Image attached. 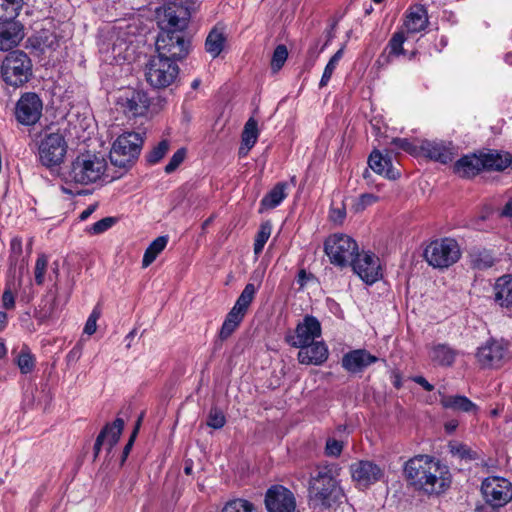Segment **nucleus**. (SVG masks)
<instances>
[{
  "mask_svg": "<svg viewBox=\"0 0 512 512\" xmlns=\"http://www.w3.org/2000/svg\"><path fill=\"white\" fill-rule=\"evenodd\" d=\"M1 75L7 85L20 87L32 77V61L25 52L14 50L4 58Z\"/></svg>",
  "mask_w": 512,
  "mask_h": 512,
  "instance_id": "423d86ee",
  "label": "nucleus"
},
{
  "mask_svg": "<svg viewBox=\"0 0 512 512\" xmlns=\"http://www.w3.org/2000/svg\"><path fill=\"white\" fill-rule=\"evenodd\" d=\"M461 256L456 240L443 238L432 241L424 251V258L434 268H448L456 263Z\"/></svg>",
  "mask_w": 512,
  "mask_h": 512,
  "instance_id": "9d476101",
  "label": "nucleus"
},
{
  "mask_svg": "<svg viewBox=\"0 0 512 512\" xmlns=\"http://www.w3.org/2000/svg\"><path fill=\"white\" fill-rule=\"evenodd\" d=\"M43 104L35 93H25L16 105V118L24 125L35 124L42 115Z\"/></svg>",
  "mask_w": 512,
  "mask_h": 512,
  "instance_id": "aec40b11",
  "label": "nucleus"
},
{
  "mask_svg": "<svg viewBox=\"0 0 512 512\" xmlns=\"http://www.w3.org/2000/svg\"><path fill=\"white\" fill-rule=\"evenodd\" d=\"M377 199L378 197L373 194H362L354 204L353 208L355 212L363 211L366 207L375 203Z\"/></svg>",
  "mask_w": 512,
  "mask_h": 512,
  "instance_id": "864d4df0",
  "label": "nucleus"
},
{
  "mask_svg": "<svg viewBox=\"0 0 512 512\" xmlns=\"http://www.w3.org/2000/svg\"><path fill=\"white\" fill-rule=\"evenodd\" d=\"M2 306L7 310L14 309L15 307V297L9 288L5 289L2 294Z\"/></svg>",
  "mask_w": 512,
  "mask_h": 512,
  "instance_id": "4d7b16f0",
  "label": "nucleus"
},
{
  "mask_svg": "<svg viewBox=\"0 0 512 512\" xmlns=\"http://www.w3.org/2000/svg\"><path fill=\"white\" fill-rule=\"evenodd\" d=\"M288 184L286 182L277 183L261 200L259 212L271 210L281 204L287 197Z\"/></svg>",
  "mask_w": 512,
  "mask_h": 512,
  "instance_id": "2f4dec72",
  "label": "nucleus"
},
{
  "mask_svg": "<svg viewBox=\"0 0 512 512\" xmlns=\"http://www.w3.org/2000/svg\"><path fill=\"white\" fill-rule=\"evenodd\" d=\"M344 48H340L328 61L327 65L324 68V72L322 74L319 87L323 88L327 86L328 82L330 81L339 61L343 57Z\"/></svg>",
  "mask_w": 512,
  "mask_h": 512,
  "instance_id": "a19ab883",
  "label": "nucleus"
},
{
  "mask_svg": "<svg viewBox=\"0 0 512 512\" xmlns=\"http://www.w3.org/2000/svg\"><path fill=\"white\" fill-rule=\"evenodd\" d=\"M179 75L178 63L157 56L151 57L146 65L145 77L154 88L162 89L172 85Z\"/></svg>",
  "mask_w": 512,
  "mask_h": 512,
  "instance_id": "f8f14e48",
  "label": "nucleus"
},
{
  "mask_svg": "<svg viewBox=\"0 0 512 512\" xmlns=\"http://www.w3.org/2000/svg\"><path fill=\"white\" fill-rule=\"evenodd\" d=\"M107 170V161L104 156L84 152L78 154L67 165H65L59 174L63 185L61 190L70 195L76 192L73 187L95 184L103 179Z\"/></svg>",
  "mask_w": 512,
  "mask_h": 512,
  "instance_id": "f03ea898",
  "label": "nucleus"
},
{
  "mask_svg": "<svg viewBox=\"0 0 512 512\" xmlns=\"http://www.w3.org/2000/svg\"><path fill=\"white\" fill-rule=\"evenodd\" d=\"M406 478L416 490L433 496L444 493L451 485L449 468L429 455H417L404 466Z\"/></svg>",
  "mask_w": 512,
  "mask_h": 512,
  "instance_id": "f257e3e1",
  "label": "nucleus"
},
{
  "mask_svg": "<svg viewBox=\"0 0 512 512\" xmlns=\"http://www.w3.org/2000/svg\"><path fill=\"white\" fill-rule=\"evenodd\" d=\"M168 243L167 236H159L151 242L148 248L145 250L142 259V266L144 268L150 266L157 256L165 249Z\"/></svg>",
  "mask_w": 512,
  "mask_h": 512,
  "instance_id": "e433bc0d",
  "label": "nucleus"
},
{
  "mask_svg": "<svg viewBox=\"0 0 512 512\" xmlns=\"http://www.w3.org/2000/svg\"><path fill=\"white\" fill-rule=\"evenodd\" d=\"M222 512H258L256 506L246 500L237 498L234 500H231L225 504V506L222 509Z\"/></svg>",
  "mask_w": 512,
  "mask_h": 512,
  "instance_id": "79ce46f5",
  "label": "nucleus"
},
{
  "mask_svg": "<svg viewBox=\"0 0 512 512\" xmlns=\"http://www.w3.org/2000/svg\"><path fill=\"white\" fill-rule=\"evenodd\" d=\"M343 450V443L336 439H328L326 442L325 453L328 456L338 457Z\"/></svg>",
  "mask_w": 512,
  "mask_h": 512,
  "instance_id": "5fc2aeb1",
  "label": "nucleus"
},
{
  "mask_svg": "<svg viewBox=\"0 0 512 512\" xmlns=\"http://www.w3.org/2000/svg\"><path fill=\"white\" fill-rule=\"evenodd\" d=\"M393 385H394V387H396L397 389L401 388V386H402V381H401V377H400V375L396 374V375L394 376Z\"/></svg>",
  "mask_w": 512,
  "mask_h": 512,
  "instance_id": "774afa93",
  "label": "nucleus"
},
{
  "mask_svg": "<svg viewBox=\"0 0 512 512\" xmlns=\"http://www.w3.org/2000/svg\"><path fill=\"white\" fill-rule=\"evenodd\" d=\"M7 324V314L4 311H0V330H2Z\"/></svg>",
  "mask_w": 512,
  "mask_h": 512,
  "instance_id": "338daca9",
  "label": "nucleus"
},
{
  "mask_svg": "<svg viewBox=\"0 0 512 512\" xmlns=\"http://www.w3.org/2000/svg\"><path fill=\"white\" fill-rule=\"evenodd\" d=\"M288 58L287 47L283 44L278 45L272 55L271 69L274 73L278 72L285 64Z\"/></svg>",
  "mask_w": 512,
  "mask_h": 512,
  "instance_id": "a18cd8bd",
  "label": "nucleus"
},
{
  "mask_svg": "<svg viewBox=\"0 0 512 512\" xmlns=\"http://www.w3.org/2000/svg\"><path fill=\"white\" fill-rule=\"evenodd\" d=\"M259 135L258 124L254 118H250L244 126L242 132L241 146L239 148V156L245 157L251 148L257 142Z\"/></svg>",
  "mask_w": 512,
  "mask_h": 512,
  "instance_id": "473e14b6",
  "label": "nucleus"
},
{
  "mask_svg": "<svg viewBox=\"0 0 512 512\" xmlns=\"http://www.w3.org/2000/svg\"><path fill=\"white\" fill-rule=\"evenodd\" d=\"M225 423L226 418L224 413L217 407L211 408L207 418V425L213 429H220Z\"/></svg>",
  "mask_w": 512,
  "mask_h": 512,
  "instance_id": "09e8293b",
  "label": "nucleus"
},
{
  "mask_svg": "<svg viewBox=\"0 0 512 512\" xmlns=\"http://www.w3.org/2000/svg\"><path fill=\"white\" fill-rule=\"evenodd\" d=\"M22 0H0V20L2 22H15L21 9Z\"/></svg>",
  "mask_w": 512,
  "mask_h": 512,
  "instance_id": "4c0bfd02",
  "label": "nucleus"
},
{
  "mask_svg": "<svg viewBox=\"0 0 512 512\" xmlns=\"http://www.w3.org/2000/svg\"><path fill=\"white\" fill-rule=\"evenodd\" d=\"M350 472L357 487L366 489L384 477V470L369 460H360L352 463Z\"/></svg>",
  "mask_w": 512,
  "mask_h": 512,
  "instance_id": "6ab92c4d",
  "label": "nucleus"
},
{
  "mask_svg": "<svg viewBox=\"0 0 512 512\" xmlns=\"http://www.w3.org/2000/svg\"><path fill=\"white\" fill-rule=\"evenodd\" d=\"M458 427L457 420H450L445 423V430L447 433H453Z\"/></svg>",
  "mask_w": 512,
  "mask_h": 512,
  "instance_id": "0e129e2a",
  "label": "nucleus"
},
{
  "mask_svg": "<svg viewBox=\"0 0 512 512\" xmlns=\"http://www.w3.org/2000/svg\"><path fill=\"white\" fill-rule=\"evenodd\" d=\"M322 329L319 320L312 315H305L293 331H288L285 341L291 347L304 346L321 337Z\"/></svg>",
  "mask_w": 512,
  "mask_h": 512,
  "instance_id": "2eb2a0df",
  "label": "nucleus"
},
{
  "mask_svg": "<svg viewBox=\"0 0 512 512\" xmlns=\"http://www.w3.org/2000/svg\"><path fill=\"white\" fill-rule=\"evenodd\" d=\"M22 38V26L18 22L0 23V51L12 49Z\"/></svg>",
  "mask_w": 512,
  "mask_h": 512,
  "instance_id": "cd10ccee",
  "label": "nucleus"
},
{
  "mask_svg": "<svg viewBox=\"0 0 512 512\" xmlns=\"http://www.w3.org/2000/svg\"><path fill=\"white\" fill-rule=\"evenodd\" d=\"M453 170L462 178H472L484 170L495 171V150L464 155L455 162Z\"/></svg>",
  "mask_w": 512,
  "mask_h": 512,
  "instance_id": "ddd939ff",
  "label": "nucleus"
},
{
  "mask_svg": "<svg viewBox=\"0 0 512 512\" xmlns=\"http://www.w3.org/2000/svg\"><path fill=\"white\" fill-rule=\"evenodd\" d=\"M124 428V421L121 418L115 419L112 424H107L101 430L94 444L95 457L98 456L101 448L104 446L108 452L118 442Z\"/></svg>",
  "mask_w": 512,
  "mask_h": 512,
  "instance_id": "b1692460",
  "label": "nucleus"
},
{
  "mask_svg": "<svg viewBox=\"0 0 512 512\" xmlns=\"http://www.w3.org/2000/svg\"><path fill=\"white\" fill-rule=\"evenodd\" d=\"M324 250L330 262L340 267L350 265L359 254L356 241L341 233L329 236L324 242Z\"/></svg>",
  "mask_w": 512,
  "mask_h": 512,
  "instance_id": "1a4fd4ad",
  "label": "nucleus"
},
{
  "mask_svg": "<svg viewBox=\"0 0 512 512\" xmlns=\"http://www.w3.org/2000/svg\"><path fill=\"white\" fill-rule=\"evenodd\" d=\"M272 232V224L270 221L263 222L260 225L259 231L256 234L254 241V253L255 255H259L262 253L263 248L268 241Z\"/></svg>",
  "mask_w": 512,
  "mask_h": 512,
  "instance_id": "ea45409f",
  "label": "nucleus"
},
{
  "mask_svg": "<svg viewBox=\"0 0 512 512\" xmlns=\"http://www.w3.org/2000/svg\"><path fill=\"white\" fill-rule=\"evenodd\" d=\"M226 37L222 29L217 27L213 28L205 41L206 52L209 53L212 58H216L220 55L224 48Z\"/></svg>",
  "mask_w": 512,
  "mask_h": 512,
  "instance_id": "f704fd0d",
  "label": "nucleus"
},
{
  "mask_svg": "<svg viewBox=\"0 0 512 512\" xmlns=\"http://www.w3.org/2000/svg\"><path fill=\"white\" fill-rule=\"evenodd\" d=\"M450 453L459 459L475 460L478 458L476 451H473L466 444L458 441H451L448 445Z\"/></svg>",
  "mask_w": 512,
  "mask_h": 512,
  "instance_id": "58836bf2",
  "label": "nucleus"
},
{
  "mask_svg": "<svg viewBox=\"0 0 512 512\" xmlns=\"http://www.w3.org/2000/svg\"><path fill=\"white\" fill-rule=\"evenodd\" d=\"M493 300L497 306L512 309V275H502L493 285Z\"/></svg>",
  "mask_w": 512,
  "mask_h": 512,
  "instance_id": "a878e982",
  "label": "nucleus"
},
{
  "mask_svg": "<svg viewBox=\"0 0 512 512\" xmlns=\"http://www.w3.org/2000/svg\"><path fill=\"white\" fill-rule=\"evenodd\" d=\"M185 157H186V149L185 148L178 149L172 155L168 164L165 166V169H164L165 172L167 174L174 172L180 166V164L184 161Z\"/></svg>",
  "mask_w": 512,
  "mask_h": 512,
  "instance_id": "3c124183",
  "label": "nucleus"
},
{
  "mask_svg": "<svg viewBox=\"0 0 512 512\" xmlns=\"http://www.w3.org/2000/svg\"><path fill=\"white\" fill-rule=\"evenodd\" d=\"M170 142L167 139L160 141L153 149L147 154L146 159L150 164L158 163L168 152Z\"/></svg>",
  "mask_w": 512,
  "mask_h": 512,
  "instance_id": "37998d69",
  "label": "nucleus"
},
{
  "mask_svg": "<svg viewBox=\"0 0 512 512\" xmlns=\"http://www.w3.org/2000/svg\"><path fill=\"white\" fill-rule=\"evenodd\" d=\"M16 363L23 374L30 373L35 366V359L28 349H22Z\"/></svg>",
  "mask_w": 512,
  "mask_h": 512,
  "instance_id": "c03bdc74",
  "label": "nucleus"
},
{
  "mask_svg": "<svg viewBox=\"0 0 512 512\" xmlns=\"http://www.w3.org/2000/svg\"><path fill=\"white\" fill-rule=\"evenodd\" d=\"M96 209V206L90 205L85 210H83L79 216L81 220H86Z\"/></svg>",
  "mask_w": 512,
  "mask_h": 512,
  "instance_id": "e2e57ef3",
  "label": "nucleus"
},
{
  "mask_svg": "<svg viewBox=\"0 0 512 512\" xmlns=\"http://www.w3.org/2000/svg\"><path fill=\"white\" fill-rule=\"evenodd\" d=\"M258 287L252 283L245 285L243 291L238 296L234 306L227 313L224 322L219 330L218 338L220 341L227 340L240 326L250 305L252 304Z\"/></svg>",
  "mask_w": 512,
  "mask_h": 512,
  "instance_id": "0eeeda50",
  "label": "nucleus"
},
{
  "mask_svg": "<svg viewBox=\"0 0 512 512\" xmlns=\"http://www.w3.org/2000/svg\"><path fill=\"white\" fill-rule=\"evenodd\" d=\"M440 403L443 408L463 412V413H474L478 412V406L473 403L470 399L463 395H445L439 391Z\"/></svg>",
  "mask_w": 512,
  "mask_h": 512,
  "instance_id": "c756f323",
  "label": "nucleus"
},
{
  "mask_svg": "<svg viewBox=\"0 0 512 512\" xmlns=\"http://www.w3.org/2000/svg\"><path fill=\"white\" fill-rule=\"evenodd\" d=\"M508 167L512 169V154L495 150V171H503Z\"/></svg>",
  "mask_w": 512,
  "mask_h": 512,
  "instance_id": "8fccbe9b",
  "label": "nucleus"
},
{
  "mask_svg": "<svg viewBox=\"0 0 512 512\" xmlns=\"http://www.w3.org/2000/svg\"><path fill=\"white\" fill-rule=\"evenodd\" d=\"M47 267L48 257L45 254H40L34 268V279L37 285L41 286L44 284Z\"/></svg>",
  "mask_w": 512,
  "mask_h": 512,
  "instance_id": "49530a36",
  "label": "nucleus"
},
{
  "mask_svg": "<svg viewBox=\"0 0 512 512\" xmlns=\"http://www.w3.org/2000/svg\"><path fill=\"white\" fill-rule=\"evenodd\" d=\"M420 150L426 157L442 164L451 162L455 156V149L451 142L423 140Z\"/></svg>",
  "mask_w": 512,
  "mask_h": 512,
  "instance_id": "4be33fe9",
  "label": "nucleus"
},
{
  "mask_svg": "<svg viewBox=\"0 0 512 512\" xmlns=\"http://www.w3.org/2000/svg\"><path fill=\"white\" fill-rule=\"evenodd\" d=\"M135 437H136V431H133L131 436H130V439H129L128 443L124 447V450H123V461L128 456V454H129V452H130V450H131V448L133 446Z\"/></svg>",
  "mask_w": 512,
  "mask_h": 512,
  "instance_id": "052dcab7",
  "label": "nucleus"
},
{
  "mask_svg": "<svg viewBox=\"0 0 512 512\" xmlns=\"http://www.w3.org/2000/svg\"><path fill=\"white\" fill-rule=\"evenodd\" d=\"M412 380L423 387L426 391H432L434 389V386L430 384L423 376H414L412 377Z\"/></svg>",
  "mask_w": 512,
  "mask_h": 512,
  "instance_id": "bf43d9fd",
  "label": "nucleus"
},
{
  "mask_svg": "<svg viewBox=\"0 0 512 512\" xmlns=\"http://www.w3.org/2000/svg\"><path fill=\"white\" fill-rule=\"evenodd\" d=\"M11 249L13 253L21 254L22 252V243L20 239L14 238L11 241Z\"/></svg>",
  "mask_w": 512,
  "mask_h": 512,
  "instance_id": "680f3d73",
  "label": "nucleus"
},
{
  "mask_svg": "<svg viewBox=\"0 0 512 512\" xmlns=\"http://www.w3.org/2000/svg\"><path fill=\"white\" fill-rule=\"evenodd\" d=\"M339 470L333 463L315 466L308 483V497L313 508L329 509L342 503L345 495L337 479Z\"/></svg>",
  "mask_w": 512,
  "mask_h": 512,
  "instance_id": "7ed1b4c3",
  "label": "nucleus"
},
{
  "mask_svg": "<svg viewBox=\"0 0 512 512\" xmlns=\"http://www.w3.org/2000/svg\"><path fill=\"white\" fill-rule=\"evenodd\" d=\"M353 271L367 284L375 283L380 277L378 258L374 254H358L350 264Z\"/></svg>",
  "mask_w": 512,
  "mask_h": 512,
  "instance_id": "412c9836",
  "label": "nucleus"
},
{
  "mask_svg": "<svg viewBox=\"0 0 512 512\" xmlns=\"http://www.w3.org/2000/svg\"><path fill=\"white\" fill-rule=\"evenodd\" d=\"M118 109L129 119L143 117L147 114L150 99L142 90L128 89L117 99Z\"/></svg>",
  "mask_w": 512,
  "mask_h": 512,
  "instance_id": "dca6fc26",
  "label": "nucleus"
},
{
  "mask_svg": "<svg viewBox=\"0 0 512 512\" xmlns=\"http://www.w3.org/2000/svg\"><path fill=\"white\" fill-rule=\"evenodd\" d=\"M457 355L458 351L447 344L437 343L429 347V358L437 366H452Z\"/></svg>",
  "mask_w": 512,
  "mask_h": 512,
  "instance_id": "7c9ffc66",
  "label": "nucleus"
},
{
  "mask_svg": "<svg viewBox=\"0 0 512 512\" xmlns=\"http://www.w3.org/2000/svg\"><path fill=\"white\" fill-rule=\"evenodd\" d=\"M297 359L304 365H321L328 359V348L323 341L315 340L311 344L298 346Z\"/></svg>",
  "mask_w": 512,
  "mask_h": 512,
  "instance_id": "5701e85b",
  "label": "nucleus"
},
{
  "mask_svg": "<svg viewBox=\"0 0 512 512\" xmlns=\"http://www.w3.org/2000/svg\"><path fill=\"white\" fill-rule=\"evenodd\" d=\"M143 142L141 133L134 131L124 132L117 137L112 145L109 154L111 163L119 168L131 166L138 158Z\"/></svg>",
  "mask_w": 512,
  "mask_h": 512,
  "instance_id": "39448f33",
  "label": "nucleus"
},
{
  "mask_svg": "<svg viewBox=\"0 0 512 512\" xmlns=\"http://www.w3.org/2000/svg\"><path fill=\"white\" fill-rule=\"evenodd\" d=\"M405 40L406 38L403 32H395L389 40L385 50L378 57L376 63L379 66H387L393 61L394 57L403 55L405 53L403 48Z\"/></svg>",
  "mask_w": 512,
  "mask_h": 512,
  "instance_id": "c85d7f7f",
  "label": "nucleus"
},
{
  "mask_svg": "<svg viewBox=\"0 0 512 512\" xmlns=\"http://www.w3.org/2000/svg\"><path fill=\"white\" fill-rule=\"evenodd\" d=\"M377 361L378 358L367 350L356 349L343 356L342 367L350 373H359Z\"/></svg>",
  "mask_w": 512,
  "mask_h": 512,
  "instance_id": "393cba45",
  "label": "nucleus"
},
{
  "mask_svg": "<svg viewBox=\"0 0 512 512\" xmlns=\"http://www.w3.org/2000/svg\"><path fill=\"white\" fill-rule=\"evenodd\" d=\"M391 144L411 154L416 152V147L406 138H393Z\"/></svg>",
  "mask_w": 512,
  "mask_h": 512,
  "instance_id": "6e6d98bb",
  "label": "nucleus"
},
{
  "mask_svg": "<svg viewBox=\"0 0 512 512\" xmlns=\"http://www.w3.org/2000/svg\"><path fill=\"white\" fill-rule=\"evenodd\" d=\"M199 7L198 0H186V6L168 4L157 9L156 18L160 32L181 30L185 32L189 19Z\"/></svg>",
  "mask_w": 512,
  "mask_h": 512,
  "instance_id": "20e7f679",
  "label": "nucleus"
},
{
  "mask_svg": "<svg viewBox=\"0 0 512 512\" xmlns=\"http://www.w3.org/2000/svg\"><path fill=\"white\" fill-rule=\"evenodd\" d=\"M67 142L60 132L45 133L38 143V158L40 163L51 169L59 166L67 152Z\"/></svg>",
  "mask_w": 512,
  "mask_h": 512,
  "instance_id": "9b49d317",
  "label": "nucleus"
},
{
  "mask_svg": "<svg viewBox=\"0 0 512 512\" xmlns=\"http://www.w3.org/2000/svg\"><path fill=\"white\" fill-rule=\"evenodd\" d=\"M190 40L181 30L159 32L156 39L157 57L169 59L176 63L187 57Z\"/></svg>",
  "mask_w": 512,
  "mask_h": 512,
  "instance_id": "6e6552de",
  "label": "nucleus"
},
{
  "mask_svg": "<svg viewBox=\"0 0 512 512\" xmlns=\"http://www.w3.org/2000/svg\"><path fill=\"white\" fill-rule=\"evenodd\" d=\"M500 215L503 217H512V200L507 202Z\"/></svg>",
  "mask_w": 512,
  "mask_h": 512,
  "instance_id": "69168bd1",
  "label": "nucleus"
},
{
  "mask_svg": "<svg viewBox=\"0 0 512 512\" xmlns=\"http://www.w3.org/2000/svg\"><path fill=\"white\" fill-rule=\"evenodd\" d=\"M472 268L486 270L494 266L497 259L493 253L487 249H474L469 254Z\"/></svg>",
  "mask_w": 512,
  "mask_h": 512,
  "instance_id": "c9c22d12",
  "label": "nucleus"
},
{
  "mask_svg": "<svg viewBox=\"0 0 512 512\" xmlns=\"http://www.w3.org/2000/svg\"><path fill=\"white\" fill-rule=\"evenodd\" d=\"M477 360L483 368H499L510 357L507 344L491 340L478 348Z\"/></svg>",
  "mask_w": 512,
  "mask_h": 512,
  "instance_id": "f3484780",
  "label": "nucleus"
},
{
  "mask_svg": "<svg viewBox=\"0 0 512 512\" xmlns=\"http://www.w3.org/2000/svg\"><path fill=\"white\" fill-rule=\"evenodd\" d=\"M100 315V309L98 307H95L86 321V324L84 326V333L92 335L96 332V322L99 319Z\"/></svg>",
  "mask_w": 512,
  "mask_h": 512,
  "instance_id": "603ef678",
  "label": "nucleus"
},
{
  "mask_svg": "<svg viewBox=\"0 0 512 512\" xmlns=\"http://www.w3.org/2000/svg\"><path fill=\"white\" fill-rule=\"evenodd\" d=\"M116 223V218L105 217L95 222L86 231L92 235H99L110 229Z\"/></svg>",
  "mask_w": 512,
  "mask_h": 512,
  "instance_id": "de8ad7c7",
  "label": "nucleus"
},
{
  "mask_svg": "<svg viewBox=\"0 0 512 512\" xmlns=\"http://www.w3.org/2000/svg\"><path fill=\"white\" fill-rule=\"evenodd\" d=\"M428 25L427 11L423 6H416L407 14L405 27L410 33H418Z\"/></svg>",
  "mask_w": 512,
  "mask_h": 512,
  "instance_id": "72a5a7b5",
  "label": "nucleus"
},
{
  "mask_svg": "<svg viewBox=\"0 0 512 512\" xmlns=\"http://www.w3.org/2000/svg\"><path fill=\"white\" fill-rule=\"evenodd\" d=\"M346 216V210L344 207L342 208H331L330 210V219L334 223H342Z\"/></svg>",
  "mask_w": 512,
  "mask_h": 512,
  "instance_id": "13d9d810",
  "label": "nucleus"
},
{
  "mask_svg": "<svg viewBox=\"0 0 512 512\" xmlns=\"http://www.w3.org/2000/svg\"><path fill=\"white\" fill-rule=\"evenodd\" d=\"M265 506L268 512H294L296 498L288 488L273 485L265 494Z\"/></svg>",
  "mask_w": 512,
  "mask_h": 512,
  "instance_id": "a211bd4d",
  "label": "nucleus"
},
{
  "mask_svg": "<svg viewBox=\"0 0 512 512\" xmlns=\"http://www.w3.org/2000/svg\"><path fill=\"white\" fill-rule=\"evenodd\" d=\"M485 501L492 507H502L512 500V484L505 478L491 476L481 485Z\"/></svg>",
  "mask_w": 512,
  "mask_h": 512,
  "instance_id": "4468645a",
  "label": "nucleus"
},
{
  "mask_svg": "<svg viewBox=\"0 0 512 512\" xmlns=\"http://www.w3.org/2000/svg\"><path fill=\"white\" fill-rule=\"evenodd\" d=\"M368 165L375 173L383 175L387 179L396 180L400 176V172L392 167L391 159L388 156H383L378 150L371 152Z\"/></svg>",
  "mask_w": 512,
  "mask_h": 512,
  "instance_id": "bb28decb",
  "label": "nucleus"
}]
</instances>
